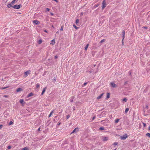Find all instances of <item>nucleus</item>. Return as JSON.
Returning <instances> with one entry per match:
<instances>
[{
	"mask_svg": "<svg viewBox=\"0 0 150 150\" xmlns=\"http://www.w3.org/2000/svg\"><path fill=\"white\" fill-rule=\"evenodd\" d=\"M102 140L103 141H106L108 139V137H102Z\"/></svg>",
	"mask_w": 150,
	"mask_h": 150,
	"instance_id": "0eeeda50",
	"label": "nucleus"
},
{
	"mask_svg": "<svg viewBox=\"0 0 150 150\" xmlns=\"http://www.w3.org/2000/svg\"><path fill=\"white\" fill-rule=\"evenodd\" d=\"M149 129L150 130V126L149 127Z\"/></svg>",
	"mask_w": 150,
	"mask_h": 150,
	"instance_id": "680f3d73",
	"label": "nucleus"
},
{
	"mask_svg": "<svg viewBox=\"0 0 150 150\" xmlns=\"http://www.w3.org/2000/svg\"><path fill=\"white\" fill-rule=\"evenodd\" d=\"M129 108H126L125 110V113H127V112L129 110Z\"/></svg>",
	"mask_w": 150,
	"mask_h": 150,
	"instance_id": "6ab92c4d",
	"label": "nucleus"
},
{
	"mask_svg": "<svg viewBox=\"0 0 150 150\" xmlns=\"http://www.w3.org/2000/svg\"><path fill=\"white\" fill-rule=\"evenodd\" d=\"M81 14L82 15L83 14V13H81Z\"/></svg>",
	"mask_w": 150,
	"mask_h": 150,
	"instance_id": "69168bd1",
	"label": "nucleus"
},
{
	"mask_svg": "<svg viewBox=\"0 0 150 150\" xmlns=\"http://www.w3.org/2000/svg\"><path fill=\"white\" fill-rule=\"evenodd\" d=\"M4 97H8V96L7 95H4Z\"/></svg>",
	"mask_w": 150,
	"mask_h": 150,
	"instance_id": "603ef678",
	"label": "nucleus"
},
{
	"mask_svg": "<svg viewBox=\"0 0 150 150\" xmlns=\"http://www.w3.org/2000/svg\"><path fill=\"white\" fill-rule=\"evenodd\" d=\"M52 27L53 28H54V26H53V25L52 26Z\"/></svg>",
	"mask_w": 150,
	"mask_h": 150,
	"instance_id": "774afa93",
	"label": "nucleus"
},
{
	"mask_svg": "<svg viewBox=\"0 0 150 150\" xmlns=\"http://www.w3.org/2000/svg\"><path fill=\"white\" fill-rule=\"evenodd\" d=\"M16 1V0H14L13 1L11 2V4H14L15 2Z\"/></svg>",
	"mask_w": 150,
	"mask_h": 150,
	"instance_id": "72a5a7b5",
	"label": "nucleus"
},
{
	"mask_svg": "<svg viewBox=\"0 0 150 150\" xmlns=\"http://www.w3.org/2000/svg\"><path fill=\"white\" fill-rule=\"evenodd\" d=\"M119 121V119H116V120H115V122L116 123H117Z\"/></svg>",
	"mask_w": 150,
	"mask_h": 150,
	"instance_id": "a878e982",
	"label": "nucleus"
},
{
	"mask_svg": "<svg viewBox=\"0 0 150 150\" xmlns=\"http://www.w3.org/2000/svg\"><path fill=\"white\" fill-rule=\"evenodd\" d=\"M146 135L147 136L149 137L150 138V133H147L146 134Z\"/></svg>",
	"mask_w": 150,
	"mask_h": 150,
	"instance_id": "c756f323",
	"label": "nucleus"
},
{
	"mask_svg": "<svg viewBox=\"0 0 150 150\" xmlns=\"http://www.w3.org/2000/svg\"><path fill=\"white\" fill-rule=\"evenodd\" d=\"M87 82H85V83L83 84V86H86V84H87Z\"/></svg>",
	"mask_w": 150,
	"mask_h": 150,
	"instance_id": "49530a36",
	"label": "nucleus"
},
{
	"mask_svg": "<svg viewBox=\"0 0 150 150\" xmlns=\"http://www.w3.org/2000/svg\"><path fill=\"white\" fill-rule=\"evenodd\" d=\"M13 124V122H12V121H11L9 122V123L8 124V125H11Z\"/></svg>",
	"mask_w": 150,
	"mask_h": 150,
	"instance_id": "b1692460",
	"label": "nucleus"
},
{
	"mask_svg": "<svg viewBox=\"0 0 150 150\" xmlns=\"http://www.w3.org/2000/svg\"><path fill=\"white\" fill-rule=\"evenodd\" d=\"M127 137V134H125L123 136H122L120 137V138L122 140H125L126 139V138Z\"/></svg>",
	"mask_w": 150,
	"mask_h": 150,
	"instance_id": "f03ea898",
	"label": "nucleus"
},
{
	"mask_svg": "<svg viewBox=\"0 0 150 150\" xmlns=\"http://www.w3.org/2000/svg\"><path fill=\"white\" fill-rule=\"evenodd\" d=\"M99 130H104V128L103 127H100L99 129Z\"/></svg>",
	"mask_w": 150,
	"mask_h": 150,
	"instance_id": "4be33fe9",
	"label": "nucleus"
},
{
	"mask_svg": "<svg viewBox=\"0 0 150 150\" xmlns=\"http://www.w3.org/2000/svg\"><path fill=\"white\" fill-rule=\"evenodd\" d=\"M92 72V71H88V72H89L90 73H91Z\"/></svg>",
	"mask_w": 150,
	"mask_h": 150,
	"instance_id": "bf43d9fd",
	"label": "nucleus"
},
{
	"mask_svg": "<svg viewBox=\"0 0 150 150\" xmlns=\"http://www.w3.org/2000/svg\"><path fill=\"white\" fill-rule=\"evenodd\" d=\"M143 28L146 29H147L148 28L146 26H144L143 27Z\"/></svg>",
	"mask_w": 150,
	"mask_h": 150,
	"instance_id": "ea45409f",
	"label": "nucleus"
},
{
	"mask_svg": "<svg viewBox=\"0 0 150 150\" xmlns=\"http://www.w3.org/2000/svg\"><path fill=\"white\" fill-rule=\"evenodd\" d=\"M33 93H30L27 96V97H29L33 96Z\"/></svg>",
	"mask_w": 150,
	"mask_h": 150,
	"instance_id": "4468645a",
	"label": "nucleus"
},
{
	"mask_svg": "<svg viewBox=\"0 0 150 150\" xmlns=\"http://www.w3.org/2000/svg\"><path fill=\"white\" fill-rule=\"evenodd\" d=\"M95 116H94L93 117V118H92V120H94L95 118Z\"/></svg>",
	"mask_w": 150,
	"mask_h": 150,
	"instance_id": "3c124183",
	"label": "nucleus"
},
{
	"mask_svg": "<svg viewBox=\"0 0 150 150\" xmlns=\"http://www.w3.org/2000/svg\"><path fill=\"white\" fill-rule=\"evenodd\" d=\"M38 131L39 132L40 131V127H39L38 129Z\"/></svg>",
	"mask_w": 150,
	"mask_h": 150,
	"instance_id": "c03bdc74",
	"label": "nucleus"
},
{
	"mask_svg": "<svg viewBox=\"0 0 150 150\" xmlns=\"http://www.w3.org/2000/svg\"><path fill=\"white\" fill-rule=\"evenodd\" d=\"M53 111H54V110H53V111H52V112H51L50 113V115H49V116H48V117H50L51 116V115H52V113L53 112Z\"/></svg>",
	"mask_w": 150,
	"mask_h": 150,
	"instance_id": "c85d7f7f",
	"label": "nucleus"
},
{
	"mask_svg": "<svg viewBox=\"0 0 150 150\" xmlns=\"http://www.w3.org/2000/svg\"><path fill=\"white\" fill-rule=\"evenodd\" d=\"M44 31L46 33H47V31L46 30H44Z\"/></svg>",
	"mask_w": 150,
	"mask_h": 150,
	"instance_id": "13d9d810",
	"label": "nucleus"
},
{
	"mask_svg": "<svg viewBox=\"0 0 150 150\" xmlns=\"http://www.w3.org/2000/svg\"><path fill=\"white\" fill-rule=\"evenodd\" d=\"M21 7V5L20 4L19 5H15L13 6H12V7L14 8H15L16 9H19L20 7Z\"/></svg>",
	"mask_w": 150,
	"mask_h": 150,
	"instance_id": "f257e3e1",
	"label": "nucleus"
},
{
	"mask_svg": "<svg viewBox=\"0 0 150 150\" xmlns=\"http://www.w3.org/2000/svg\"><path fill=\"white\" fill-rule=\"evenodd\" d=\"M30 70H28L26 71H25L24 73V74L25 75V77H26L28 75V74L30 73Z\"/></svg>",
	"mask_w": 150,
	"mask_h": 150,
	"instance_id": "423d86ee",
	"label": "nucleus"
},
{
	"mask_svg": "<svg viewBox=\"0 0 150 150\" xmlns=\"http://www.w3.org/2000/svg\"><path fill=\"white\" fill-rule=\"evenodd\" d=\"M122 44H123L124 43V42H123V40H122Z\"/></svg>",
	"mask_w": 150,
	"mask_h": 150,
	"instance_id": "e2e57ef3",
	"label": "nucleus"
},
{
	"mask_svg": "<svg viewBox=\"0 0 150 150\" xmlns=\"http://www.w3.org/2000/svg\"><path fill=\"white\" fill-rule=\"evenodd\" d=\"M99 6V4H97L95 5L94 6L95 7V8H96V7H98Z\"/></svg>",
	"mask_w": 150,
	"mask_h": 150,
	"instance_id": "e433bc0d",
	"label": "nucleus"
},
{
	"mask_svg": "<svg viewBox=\"0 0 150 150\" xmlns=\"http://www.w3.org/2000/svg\"><path fill=\"white\" fill-rule=\"evenodd\" d=\"M63 29V26H62L61 27V28H60V30L62 31Z\"/></svg>",
	"mask_w": 150,
	"mask_h": 150,
	"instance_id": "c9c22d12",
	"label": "nucleus"
},
{
	"mask_svg": "<svg viewBox=\"0 0 150 150\" xmlns=\"http://www.w3.org/2000/svg\"><path fill=\"white\" fill-rule=\"evenodd\" d=\"M73 26L76 29H78V27H76L74 24L73 25Z\"/></svg>",
	"mask_w": 150,
	"mask_h": 150,
	"instance_id": "cd10ccee",
	"label": "nucleus"
},
{
	"mask_svg": "<svg viewBox=\"0 0 150 150\" xmlns=\"http://www.w3.org/2000/svg\"><path fill=\"white\" fill-rule=\"evenodd\" d=\"M127 100V99L126 98H124L122 100V101H125V102H126Z\"/></svg>",
	"mask_w": 150,
	"mask_h": 150,
	"instance_id": "393cba45",
	"label": "nucleus"
},
{
	"mask_svg": "<svg viewBox=\"0 0 150 150\" xmlns=\"http://www.w3.org/2000/svg\"><path fill=\"white\" fill-rule=\"evenodd\" d=\"M6 87H3L1 88V89H5V88H6Z\"/></svg>",
	"mask_w": 150,
	"mask_h": 150,
	"instance_id": "864d4df0",
	"label": "nucleus"
},
{
	"mask_svg": "<svg viewBox=\"0 0 150 150\" xmlns=\"http://www.w3.org/2000/svg\"><path fill=\"white\" fill-rule=\"evenodd\" d=\"M42 40L41 39H40L38 41V43L39 44H41L42 42Z\"/></svg>",
	"mask_w": 150,
	"mask_h": 150,
	"instance_id": "412c9836",
	"label": "nucleus"
},
{
	"mask_svg": "<svg viewBox=\"0 0 150 150\" xmlns=\"http://www.w3.org/2000/svg\"><path fill=\"white\" fill-rule=\"evenodd\" d=\"M103 94H104L103 93H102L101 94H100V96H98L97 97V99H99L101 98H102V96H103Z\"/></svg>",
	"mask_w": 150,
	"mask_h": 150,
	"instance_id": "9b49d317",
	"label": "nucleus"
},
{
	"mask_svg": "<svg viewBox=\"0 0 150 150\" xmlns=\"http://www.w3.org/2000/svg\"><path fill=\"white\" fill-rule=\"evenodd\" d=\"M46 89H47V88H46V87H45V88H43V90H42V93H41V95H43V94L45 92V91H46Z\"/></svg>",
	"mask_w": 150,
	"mask_h": 150,
	"instance_id": "1a4fd4ad",
	"label": "nucleus"
},
{
	"mask_svg": "<svg viewBox=\"0 0 150 150\" xmlns=\"http://www.w3.org/2000/svg\"><path fill=\"white\" fill-rule=\"evenodd\" d=\"M22 150H28V148L27 147H25L22 149Z\"/></svg>",
	"mask_w": 150,
	"mask_h": 150,
	"instance_id": "aec40b11",
	"label": "nucleus"
},
{
	"mask_svg": "<svg viewBox=\"0 0 150 150\" xmlns=\"http://www.w3.org/2000/svg\"><path fill=\"white\" fill-rule=\"evenodd\" d=\"M51 13V15L52 16H53L54 15L53 13Z\"/></svg>",
	"mask_w": 150,
	"mask_h": 150,
	"instance_id": "052dcab7",
	"label": "nucleus"
},
{
	"mask_svg": "<svg viewBox=\"0 0 150 150\" xmlns=\"http://www.w3.org/2000/svg\"><path fill=\"white\" fill-rule=\"evenodd\" d=\"M46 10L48 11H49L50 10V9L49 8H46Z\"/></svg>",
	"mask_w": 150,
	"mask_h": 150,
	"instance_id": "37998d69",
	"label": "nucleus"
},
{
	"mask_svg": "<svg viewBox=\"0 0 150 150\" xmlns=\"http://www.w3.org/2000/svg\"><path fill=\"white\" fill-rule=\"evenodd\" d=\"M116 150V148L115 149L113 150Z\"/></svg>",
	"mask_w": 150,
	"mask_h": 150,
	"instance_id": "338daca9",
	"label": "nucleus"
},
{
	"mask_svg": "<svg viewBox=\"0 0 150 150\" xmlns=\"http://www.w3.org/2000/svg\"><path fill=\"white\" fill-rule=\"evenodd\" d=\"M89 45V44H87L85 47V50L86 51L87 50L88 48Z\"/></svg>",
	"mask_w": 150,
	"mask_h": 150,
	"instance_id": "f3484780",
	"label": "nucleus"
},
{
	"mask_svg": "<svg viewBox=\"0 0 150 150\" xmlns=\"http://www.w3.org/2000/svg\"><path fill=\"white\" fill-rule=\"evenodd\" d=\"M18 0H16V1L17 2Z\"/></svg>",
	"mask_w": 150,
	"mask_h": 150,
	"instance_id": "0e129e2a",
	"label": "nucleus"
},
{
	"mask_svg": "<svg viewBox=\"0 0 150 150\" xmlns=\"http://www.w3.org/2000/svg\"><path fill=\"white\" fill-rule=\"evenodd\" d=\"M22 90H23V89L22 88H18L17 89L16 91L17 92H18L20 91H22Z\"/></svg>",
	"mask_w": 150,
	"mask_h": 150,
	"instance_id": "ddd939ff",
	"label": "nucleus"
},
{
	"mask_svg": "<svg viewBox=\"0 0 150 150\" xmlns=\"http://www.w3.org/2000/svg\"><path fill=\"white\" fill-rule=\"evenodd\" d=\"M53 82L54 83H55V82L56 81V79L55 78H54L53 79Z\"/></svg>",
	"mask_w": 150,
	"mask_h": 150,
	"instance_id": "f704fd0d",
	"label": "nucleus"
},
{
	"mask_svg": "<svg viewBox=\"0 0 150 150\" xmlns=\"http://www.w3.org/2000/svg\"><path fill=\"white\" fill-rule=\"evenodd\" d=\"M79 131V129L77 128H75L73 131L71 133V134L75 132H76H76H78Z\"/></svg>",
	"mask_w": 150,
	"mask_h": 150,
	"instance_id": "6e6552de",
	"label": "nucleus"
},
{
	"mask_svg": "<svg viewBox=\"0 0 150 150\" xmlns=\"http://www.w3.org/2000/svg\"><path fill=\"white\" fill-rule=\"evenodd\" d=\"M102 8L103 9H104L106 6V2L105 0H104L102 3Z\"/></svg>",
	"mask_w": 150,
	"mask_h": 150,
	"instance_id": "7ed1b4c3",
	"label": "nucleus"
},
{
	"mask_svg": "<svg viewBox=\"0 0 150 150\" xmlns=\"http://www.w3.org/2000/svg\"><path fill=\"white\" fill-rule=\"evenodd\" d=\"M110 85L113 88L116 87V85L114 82H111L110 83Z\"/></svg>",
	"mask_w": 150,
	"mask_h": 150,
	"instance_id": "20e7f679",
	"label": "nucleus"
},
{
	"mask_svg": "<svg viewBox=\"0 0 150 150\" xmlns=\"http://www.w3.org/2000/svg\"><path fill=\"white\" fill-rule=\"evenodd\" d=\"M129 75H131V72L130 71L129 72Z\"/></svg>",
	"mask_w": 150,
	"mask_h": 150,
	"instance_id": "6e6d98bb",
	"label": "nucleus"
},
{
	"mask_svg": "<svg viewBox=\"0 0 150 150\" xmlns=\"http://www.w3.org/2000/svg\"><path fill=\"white\" fill-rule=\"evenodd\" d=\"M11 146H8L7 147V148L9 149H10L11 148Z\"/></svg>",
	"mask_w": 150,
	"mask_h": 150,
	"instance_id": "58836bf2",
	"label": "nucleus"
},
{
	"mask_svg": "<svg viewBox=\"0 0 150 150\" xmlns=\"http://www.w3.org/2000/svg\"><path fill=\"white\" fill-rule=\"evenodd\" d=\"M143 126L144 127H145V126H146V124L145 123H143Z\"/></svg>",
	"mask_w": 150,
	"mask_h": 150,
	"instance_id": "79ce46f5",
	"label": "nucleus"
},
{
	"mask_svg": "<svg viewBox=\"0 0 150 150\" xmlns=\"http://www.w3.org/2000/svg\"><path fill=\"white\" fill-rule=\"evenodd\" d=\"M70 117V115H67L66 117L67 119H68Z\"/></svg>",
	"mask_w": 150,
	"mask_h": 150,
	"instance_id": "4c0bfd02",
	"label": "nucleus"
},
{
	"mask_svg": "<svg viewBox=\"0 0 150 150\" xmlns=\"http://www.w3.org/2000/svg\"><path fill=\"white\" fill-rule=\"evenodd\" d=\"M110 94L109 93H107L106 98L108 99L110 98Z\"/></svg>",
	"mask_w": 150,
	"mask_h": 150,
	"instance_id": "dca6fc26",
	"label": "nucleus"
},
{
	"mask_svg": "<svg viewBox=\"0 0 150 150\" xmlns=\"http://www.w3.org/2000/svg\"><path fill=\"white\" fill-rule=\"evenodd\" d=\"M60 124H61V122H59L57 124V125L58 126H59L60 125Z\"/></svg>",
	"mask_w": 150,
	"mask_h": 150,
	"instance_id": "8fccbe9b",
	"label": "nucleus"
},
{
	"mask_svg": "<svg viewBox=\"0 0 150 150\" xmlns=\"http://www.w3.org/2000/svg\"><path fill=\"white\" fill-rule=\"evenodd\" d=\"M20 102L21 103L22 105L23 104H24L25 103V102L24 101V100L23 99H20Z\"/></svg>",
	"mask_w": 150,
	"mask_h": 150,
	"instance_id": "f8f14e48",
	"label": "nucleus"
},
{
	"mask_svg": "<svg viewBox=\"0 0 150 150\" xmlns=\"http://www.w3.org/2000/svg\"><path fill=\"white\" fill-rule=\"evenodd\" d=\"M53 1L56 2H58V1L57 0H53Z\"/></svg>",
	"mask_w": 150,
	"mask_h": 150,
	"instance_id": "4d7b16f0",
	"label": "nucleus"
},
{
	"mask_svg": "<svg viewBox=\"0 0 150 150\" xmlns=\"http://www.w3.org/2000/svg\"><path fill=\"white\" fill-rule=\"evenodd\" d=\"M74 97H72L70 99V102H72L73 101V99L74 98Z\"/></svg>",
	"mask_w": 150,
	"mask_h": 150,
	"instance_id": "5701e85b",
	"label": "nucleus"
},
{
	"mask_svg": "<svg viewBox=\"0 0 150 150\" xmlns=\"http://www.w3.org/2000/svg\"><path fill=\"white\" fill-rule=\"evenodd\" d=\"M55 40L54 39H53L51 41L52 42L50 43V44L52 45H54L55 43Z\"/></svg>",
	"mask_w": 150,
	"mask_h": 150,
	"instance_id": "2eb2a0df",
	"label": "nucleus"
},
{
	"mask_svg": "<svg viewBox=\"0 0 150 150\" xmlns=\"http://www.w3.org/2000/svg\"><path fill=\"white\" fill-rule=\"evenodd\" d=\"M33 22L36 25L40 23V22L37 20L33 21Z\"/></svg>",
	"mask_w": 150,
	"mask_h": 150,
	"instance_id": "39448f33",
	"label": "nucleus"
},
{
	"mask_svg": "<svg viewBox=\"0 0 150 150\" xmlns=\"http://www.w3.org/2000/svg\"><path fill=\"white\" fill-rule=\"evenodd\" d=\"M73 109L74 110H75V107H73Z\"/></svg>",
	"mask_w": 150,
	"mask_h": 150,
	"instance_id": "5fc2aeb1",
	"label": "nucleus"
},
{
	"mask_svg": "<svg viewBox=\"0 0 150 150\" xmlns=\"http://www.w3.org/2000/svg\"><path fill=\"white\" fill-rule=\"evenodd\" d=\"M146 108L147 109H148V105H146Z\"/></svg>",
	"mask_w": 150,
	"mask_h": 150,
	"instance_id": "09e8293b",
	"label": "nucleus"
},
{
	"mask_svg": "<svg viewBox=\"0 0 150 150\" xmlns=\"http://www.w3.org/2000/svg\"><path fill=\"white\" fill-rule=\"evenodd\" d=\"M58 56H57L56 55L54 57V58H55V59H57L58 58Z\"/></svg>",
	"mask_w": 150,
	"mask_h": 150,
	"instance_id": "a18cd8bd",
	"label": "nucleus"
},
{
	"mask_svg": "<svg viewBox=\"0 0 150 150\" xmlns=\"http://www.w3.org/2000/svg\"><path fill=\"white\" fill-rule=\"evenodd\" d=\"M105 39L102 40L100 41V43H102V42H104L105 41Z\"/></svg>",
	"mask_w": 150,
	"mask_h": 150,
	"instance_id": "7c9ffc66",
	"label": "nucleus"
},
{
	"mask_svg": "<svg viewBox=\"0 0 150 150\" xmlns=\"http://www.w3.org/2000/svg\"><path fill=\"white\" fill-rule=\"evenodd\" d=\"M3 126V125H0V129L2 128Z\"/></svg>",
	"mask_w": 150,
	"mask_h": 150,
	"instance_id": "a19ab883",
	"label": "nucleus"
},
{
	"mask_svg": "<svg viewBox=\"0 0 150 150\" xmlns=\"http://www.w3.org/2000/svg\"><path fill=\"white\" fill-rule=\"evenodd\" d=\"M127 83H128V81H125L124 83V85L126 84H127Z\"/></svg>",
	"mask_w": 150,
	"mask_h": 150,
	"instance_id": "de8ad7c7",
	"label": "nucleus"
},
{
	"mask_svg": "<svg viewBox=\"0 0 150 150\" xmlns=\"http://www.w3.org/2000/svg\"><path fill=\"white\" fill-rule=\"evenodd\" d=\"M40 86V85L38 83H37L36 85V87L38 88Z\"/></svg>",
	"mask_w": 150,
	"mask_h": 150,
	"instance_id": "2f4dec72",
	"label": "nucleus"
},
{
	"mask_svg": "<svg viewBox=\"0 0 150 150\" xmlns=\"http://www.w3.org/2000/svg\"><path fill=\"white\" fill-rule=\"evenodd\" d=\"M118 144V143L117 142H115L113 144V145H116Z\"/></svg>",
	"mask_w": 150,
	"mask_h": 150,
	"instance_id": "473e14b6",
	"label": "nucleus"
},
{
	"mask_svg": "<svg viewBox=\"0 0 150 150\" xmlns=\"http://www.w3.org/2000/svg\"><path fill=\"white\" fill-rule=\"evenodd\" d=\"M79 19H76V22H75V23L76 24H77V23H78L79 22Z\"/></svg>",
	"mask_w": 150,
	"mask_h": 150,
	"instance_id": "bb28decb",
	"label": "nucleus"
},
{
	"mask_svg": "<svg viewBox=\"0 0 150 150\" xmlns=\"http://www.w3.org/2000/svg\"><path fill=\"white\" fill-rule=\"evenodd\" d=\"M125 31L124 30L122 31V40H123L124 38H125Z\"/></svg>",
	"mask_w": 150,
	"mask_h": 150,
	"instance_id": "9d476101",
	"label": "nucleus"
},
{
	"mask_svg": "<svg viewBox=\"0 0 150 150\" xmlns=\"http://www.w3.org/2000/svg\"><path fill=\"white\" fill-rule=\"evenodd\" d=\"M7 7L8 8H10L11 7H12V5H11V4H8L7 5Z\"/></svg>",
	"mask_w": 150,
	"mask_h": 150,
	"instance_id": "a211bd4d",
	"label": "nucleus"
}]
</instances>
